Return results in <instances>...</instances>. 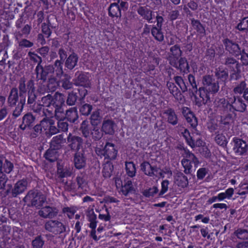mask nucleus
<instances>
[{"label":"nucleus","instance_id":"57","mask_svg":"<svg viewBox=\"0 0 248 248\" xmlns=\"http://www.w3.org/2000/svg\"><path fill=\"white\" fill-rule=\"evenodd\" d=\"M236 236L240 239H248V231L245 229H239L234 232Z\"/></svg>","mask_w":248,"mask_h":248},{"label":"nucleus","instance_id":"25","mask_svg":"<svg viewBox=\"0 0 248 248\" xmlns=\"http://www.w3.org/2000/svg\"><path fill=\"white\" fill-rule=\"evenodd\" d=\"M163 113L167 117V122L173 125H175L178 124V119L177 115L173 109L169 108L164 110Z\"/></svg>","mask_w":248,"mask_h":248},{"label":"nucleus","instance_id":"52","mask_svg":"<svg viewBox=\"0 0 248 248\" xmlns=\"http://www.w3.org/2000/svg\"><path fill=\"white\" fill-rule=\"evenodd\" d=\"M88 221L90 222L89 227L92 229L91 232V237L95 241L98 240L99 239L96 235V227L97 224L96 219H88Z\"/></svg>","mask_w":248,"mask_h":248},{"label":"nucleus","instance_id":"56","mask_svg":"<svg viewBox=\"0 0 248 248\" xmlns=\"http://www.w3.org/2000/svg\"><path fill=\"white\" fill-rule=\"evenodd\" d=\"M53 120L52 118L49 117H46V118H44L40 122V124H39L41 128H44V130L48 129L49 126L50 124H53Z\"/></svg>","mask_w":248,"mask_h":248},{"label":"nucleus","instance_id":"27","mask_svg":"<svg viewBox=\"0 0 248 248\" xmlns=\"http://www.w3.org/2000/svg\"><path fill=\"white\" fill-rule=\"evenodd\" d=\"M35 117L31 113L26 114L22 118V123L20 125L21 129L24 130L28 127L31 125L34 122Z\"/></svg>","mask_w":248,"mask_h":248},{"label":"nucleus","instance_id":"3","mask_svg":"<svg viewBox=\"0 0 248 248\" xmlns=\"http://www.w3.org/2000/svg\"><path fill=\"white\" fill-rule=\"evenodd\" d=\"M63 63L61 60H57L53 64L45 65L39 80H45L48 76L51 75L61 78L63 74Z\"/></svg>","mask_w":248,"mask_h":248},{"label":"nucleus","instance_id":"6","mask_svg":"<svg viewBox=\"0 0 248 248\" xmlns=\"http://www.w3.org/2000/svg\"><path fill=\"white\" fill-rule=\"evenodd\" d=\"M45 229L55 234L62 233L65 231L66 228L62 222L57 220H49L45 224Z\"/></svg>","mask_w":248,"mask_h":248},{"label":"nucleus","instance_id":"61","mask_svg":"<svg viewBox=\"0 0 248 248\" xmlns=\"http://www.w3.org/2000/svg\"><path fill=\"white\" fill-rule=\"evenodd\" d=\"M37 96L34 91H29L28 93L27 104L31 106L35 103Z\"/></svg>","mask_w":248,"mask_h":248},{"label":"nucleus","instance_id":"11","mask_svg":"<svg viewBox=\"0 0 248 248\" xmlns=\"http://www.w3.org/2000/svg\"><path fill=\"white\" fill-rule=\"evenodd\" d=\"M233 142V150L237 155H243L247 152L248 146L245 141L237 138H234Z\"/></svg>","mask_w":248,"mask_h":248},{"label":"nucleus","instance_id":"38","mask_svg":"<svg viewBox=\"0 0 248 248\" xmlns=\"http://www.w3.org/2000/svg\"><path fill=\"white\" fill-rule=\"evenodd\" d=\"M151 33L157 41L162 42L164 40V37L161 28L156 26L153 27L151 29Z\"/></svg>","mask_w":248,"mask_h":248},{"label":"nucleus","instance_id":"7","mask_svg":"<svg viewBox=\"0 0 248 248\" xmlns=\"http://www.w3.org/2000/svg\"><path fill=\"white\" fill-rule=\"evenodd\" d=\"M74 82L76 86L89 88L91 86L90 77L88 73L77 71L75 74Z\"/></svg>","mask_w":248,"mask_h":248},{"label":"nucleus","instance_id":"43","mask_svg":"<svg viewBox=\"0 0 248 248\" xmlns=\"http://www.w3.org/2000/svg\"><path fill=\"white\" fill-rule=\"evenodd\" d=\"M113 166L110 162H107L104 165L102 170L103 175L105 178H109L112 173Z\"/></svg>","mask_w":248,"mask_h":248},{"label":"nucleus","instance_id":"4","mask_svg":"<svg viewBox=\"0 0 248 248\" xmlns=\"http://www.w3.org/2000/svg\"><path fill=\"white\" fill-rule=\"evenodd\" d=\"M95 151L98 156L101 157L103 156L105 158L110 160L115 159L118 154V150L115 145L108 142L106 143L103 148L96 147Z\"/></svg>","mask_w":248,"mask_h":248},{"label":"nucleus","instance_id":"58","mask_svg":"<svg viewBox=\"0 0 248 248\" xmlns=\"http://www.w3.org/2000/svg\"><path fill=\"white\" fill-rule=\"evenodd\" d=\"M101 117L98 111H94L91 115L90 120L93 125H97L100 122Z\"/></svg>","mask_w":248,"mask_h":248},{"label":"nucleus","instance_id":"48","mask_svg":"<svg viewBox=\"0 0 248 248\" xmlns=\"http://www.w3.org/2000/svg\"><path fill=\"white\" fill-rule=\"evenodd\" d=\"M70 77L67 74L64 75V78L61 80L62 87L65 90H69L72 88L73 83L70 81Z\"/></svg>","mask_w":248,"mask_h":248},{"label":"nucleus","instance_id":"5","mask_svg":"<svg viewBox=\"0 0 248 248\" xmlns=\"http://www.w3.org/2000/svg\"><path fill=\"white\" fill-rule=\"evenodd\" d=\"M46 200L45 196L40 192L30 191L24 197V201L31 204L32 206L39 207L43 206Z\"/></svg>","mask_w":248,"mask_h":248},{"label":"nucleus","instance_id":"17","mask_svg":"<svg viewBox=\"0 0 248 248\" xmlns=\"http://www.w3.org/2000/svg\"><path fill=\"white\" fill-rule=\"evenodd\" d=\"M182 51L180 47L178 45L172 46L170 48V51L168 53V60L169 63H171L174 61H178L179 57L182 54Z\"/></svg>","mask_w":248,"mask_h":248},{"label":"nucleus","instance_id":"22","mask_svg":"<svg viewBox=\"0 0 248 248\" xmlns=\"http://www.w3.org/2000/svg\"><path fill=\"white\" fill-rule=\"evenodd\" d=\"M27 183L23 180L18 181L14 185L12 189L11 194L13 197H16L17 195L24 192L27 189Z\"/></svg>","mask_w":248,"mask_h":248},{"label":"nucleus","instance_id":"50","mask_svg":"<svg viewBox=\"0 0 248 248\" xmlns=\"http://www.w3.org/2000/svg\"><path fill=\"white\" fill-rule=\"evenodd\" d=\"M167 85L170 91V92L175 97L181 95V93L178 88L172 82H168Z\"/></svg>","mask_w":248,"mask_h":248},{"label":"nucleus","instance_id":"49","mask_svg":"<svg viewBox=\"0 0 248 248\" xmlns=\"http://www.w3.org/2000/svg\"><path fill=\"white\" fill-rule=\"evenodd\" d=\"M45 243V241L43 238L39 235L36 237L32 241L31 245L32 248H43Z\"/></svg>","mask_w":248,"mask_h":248},{"label":"nucleus","instance_id":"15","mask_svg":"<svg viewBox=\"0 0 248 248\" xmlns=\"http://www.w3.org/2000/svg\"><path fill=\"white\" fill-rule=\"evenodd\" d=\"M140 169L144 173L150 177L157 176L159 168L152 166L148 162L144 161L140 164Z\"/></svg>","mask_w":248,"mask_h":248},{"label":"nucleus","instance_id":"41","mask_svg":"<svg viewBox=\"0 0 248 248\" xmlns=\"http://www.w3.org/2000/svg\"><path fill=\"white\" fill-rule=\"evenodd\" d=\"M125 170L126 174L130 177L135 176L136 168L135 165L133 162H125Z\"/></svg>","mask_w":248,"mask_h":248},{"label":"nucleus","instance_id":"35","mask_svg":"<svg viewBox=\"0 0 248 248\" xmlns=\"http://www.w3.org/2000/svg\"><path fill=\"white\" fill-rule=\"evenodd\" d=\"M18 99V89L15 87L13 88L10 93L8 98V103L10 106H14L16 104Z\"/></svg>","mask_w":248,"mask_h":248},{"label":"nucleus","instance_id":"29","mask_svg":"<svg viewBox=\"0 0 248 248\" xmlns=\"http://www.w3.org/2000/svg\"><path fill=\"white\" fill-rule=\"evenodd\" d=\"M55 75H51L48 76L45 80H41L43 82L47 81V88L50 92H53L58 86V82Z\"/></svg>","mask_w":248,"mask_h":248},{"label":"nucleus","instance_id":"46","mask_svg":"<svg viewBox=\"0 0 248 248\" xmlns=\"http://www.w3.org/2000/svg\"><path fill=\"white\" fill-rule=\"evenodd\" d=\"M236 29L241 31H248V16L243 17L237 24Z\"/></svg>","mask_w":248,"mask_h":248},{"label":"nucleus","instance_id":"45","mask_svg":"<svg viewBox=\"0 0 248 248\" xmlns=\"http://www.w3.org/2000/svg\"><path fill=\"white\" fill-rule=\"evenodd\" d=\"M25 97H24L23 99H20V102L18 103L17 106L16 107L15 110L13 112V116L14 118H17L20 116L22 111L24 105L25 103Z\"/></svg>","mask_w":248,"mask_h":248},{"label":"nucleus","instance_id":"47","mask_svg":"<svg viewBox=\"0 0 248 248\" xmlns=\"http://www.w3.org/2000/svg\"><path fill=\"white\" fill-rule=\"evenodd\" d=\"M133 186L131 180H127L124 185L122 186L121 191L122 193L126 196L128 194L133 190Z\"/></svg>","mask_w":248,"mask_h":248},{"label":"nucleus","instance_id":"54","mask_svg":"<svg viewBox=\"0 0 248 248\" xmlns=\"http://www.w3.org/2000/svg\"><path fill=\"white\" fill-rule=\"evenodd\" d=\"M158 192V189L157 187L154 186L152 187L145 189L143 191L142 193L143 195L146 197L150 198L151 197H153L155 194L157 193Z\"/></svg>","mask_w":248,"mask_h":248},{"label":"nucleus","instance_id":"24","mask_svg":"<svg viewBox=\"0 0 248 248\" xmlns=\"http://www.w3.org/2000/svg\"><path fill=\"white\" fill-rule=\"evenodd\" d=\"M115 124L112 120H104L102 123V131L106 134L113 135L114 133Z\"/></svg>","mask_w":248,"mask_h":248},{"label":"nucleus","instance_id":"26","mask_svg":"<svg viewBox=\"0 0 248 248\" xmlns=\"http://www.w3.org/2000/svg\"><path fill=\"white\" fill-rule=\"evenodd\" d=\"M78 119L77 108H71L66 110L65 119L72 123H75Z\"/></svg>","mask_w":248,"mask_h":248},{"label":"nucleus","instance_id":"20","mask_svg":"<svg viewBox=\"0 0 248 248\" xmlns=\"http://www.w3.org/2000/svg\"><path fill=\"white\" fill-rule=\"evenodd\" d=\"M78 55L74 52V50H72L64 61L65 67L68 70H72L78 65Z\"/></svg>","mask_w":248,"mask_h":248},{"label":"nucleus","instance_id":"36","mask_svg":"<svg viewBox=\"0 0 248 248\" xmlns=\"http://www.w3.org/2000/svg\"><path fill=\"white\" fill-rule=\"evenodd\" d=\"M108 13L109 16L112 17H120L121 16V13L120 7L118 3H114L111 4L109 7Z\"/></svg>","mask_w":248,"mask_h":248},{"label":"nucleus","instance_id":"21","mask_svg":"<svg viewBox=\"0 0 248 248\" xmlns=\"http://www.w3.org/2000/svg\"><path fill=\"white\" fill-rule=\"evenodd\" d=\"M74 164L75 167L78 169H81L86 166V158L84 153L82 152H77L75 153L74 158Z\"/></svg>","mask_w":248,"mask_h":248},{"label":"nucleus","instance_id":"8","mask_svg":"<svg viewBox=\"0 0 248 248\" xmlns=\"http://www.w3.org/2000/svg\"><path fill=\"white\" fill-rule=\"evenodd\" d=\"M202 84L204 86L202 88H206L211 93H216L219 90V86L218 82L210 75H205L203 77Z\"/></svg>","mask_w":248,"mask_h":248},{"label":"nucleus","instance_id":"13","mask_svg":"<svg viewBox=\"0 0 248 248\" xmlns=\"http://www.w3.org/2000/svg\"><path fill=\"white\" fill-rule=\"evenodd\" d=\"M68 146L72 151H78L82 146L83 140L79 136L73 135L69 133L67 138Z\"/></svg>","mask_w":248,"mask_h":248},{"label":"nucleus","instance_id":"39","mask_svg":"<svg viewBox=\"0 0 248 248\" xmlns=\"http://www.w3.org/2000/svg\"><path fill=\"white\" fill-rule=\"evenodd\" d=\"M191 21L193 29L196 30L199 33L204 35L205 33V29L200 21L194 18L191 19Z\"/></svg>","mask_w":248,"mask_h":248},{"label":"nucleus","instance_id":"18","mask_svg":"<svg viewBox=\"0 0 248 248\" xmlns=\"http://www.w3.org/2000/svg\"><path fill=\"white\" fill-rule=\"evenodd\" d=\"M79 130L81 131L82 136L87 139L86 144L87 146H90L91 144L90 136L92 131L89 122L87 120H84L82 122Z\"/></svg>","mask_w":248,"mask_h":248},{"label":"nucleus","instance_id":"42","mask_svg":"<svg viewBox=\"0 0 248 248\" xmlns=\"http://www.w3.org/2000/svg\"><path fill=\"white\" fill-rule=\"evenodd\" d=\"M56 149H49L46 151L44 156L45 158L50 162H54L57 159V152Z\"/></svg>","mask_w":248,"mask_h":248},{"label":"nucleus","instance_id":"51","mask_svg":"<svg viewBox=\"0 0 248 248\" xmlns=\"http://www.w3.org/2000/svg\"><path fill=\"white\" fill-rule=\"evenodd\" d=\"M79 109L81 115L88 116L93 109V107L91 105L86 103L81 105Z\"/></svg>","mask_w":248,"mask_h":248},{"label":"nucleus","instance_id":"30","mask_svg":"<svg viewBox=\"0 0 248 248\" xmlns=\"http://www.w3.org/2000/svg\"><path fill=\"white\" fill-rule=\"evenodd\" d=\"M228 69L232 71H235L238 68V62L233 57H228L225 59L223 62Z\"/></svg>","mask_w":248,"mask_h":248},{"label":"nucleus","instance_id":"34","mask_svg":"<svg viewBox=\"0 0 248 248\" xmlns=\"http://www.w3.org/2000/svg\"><path fill=\"white\" fill-rule=\"evenodd\" d=\"M215 74V76L218 79H220L224 82L227 80L229 77V74L227 70H226L220 67L216 69Z\"/></svg>","mask_w":248,"mask_h":248},{"label":"nucleus","instance_id":"62","mask_svg":"<svg viewBox=\"0 0 248 248\" xmlns=\"http://www.w3.org/2000/svg\"><path fill=\"white\" fill-rule=\"evenodd\" d=\"M187 122L189 124L191 127L195 128L198 125V120L194 114L192 113L186 118Z\"/></svg>","mask_w":248,"mask_h":248},{"label":"nucleus","instance_id":"44","mask_svg":"<svg viewBox=\"0 0 248 248\" xmlns=\"http://www.w3.org/2000/svg\"><path fill=\"white\" fill-rule=\"evenodd\" d=\"M173 78L175 82L180 87L183 93H185L187 91V86L184 81V79L181 76H175Z\"/></svg>","mask_w":248,"mask_h":248},{"label":"nucleus","instance_id":"60","mask_svg":"<svg viewBox=\"0 0 248 248\" xmlns=\"http://www.w3.org/2000/svg\"><path fill=\"white\" fill-rule=\"evenodd\" d=\"M78 98V96L76 93L72 92L68 95L66 100V103L69 106H73L75 104Z\"/></svg>","mask_w":248,"mask_h":248},{"label":"nucleus","instance_id":"53","mask_svg":"<svg viewBox=\"0 0 248 248\" xmlns=\"http://www.w3.org/2000/svg\"><path fill=\"white\" fill-rule=\"evenodd\" d=\"M25 82L26 80L24 78H21L19 80L18 89L20 97L24 96L27 92V88Z\"/></svg>","mask_w":248,"mask_h":248},{"label":"nucleus","instance_id":"9","mask_svg":"<svg viewBox=\"0 0 248 248\" xmlns=\"http://www.w3.org/2000/svg\"><path fill=\"white\" fill-rule=\"evenodd\" d=\"M28 56L31 62L37 63V66L35 69V73L36 75V79L39 80L41 73L43 70L44 66L42 65V58L35 53L34 52L29 51L28 53Z\"/></svg>","mask_w":248,"mask_h":248},{"label":"nucleus","instance_id":"28","mask_svg":"<svg viewBox=\"0 0 248 248\" xmlns=\"http://www.w3.org/2000/svg\"><path fill=\"white\" fill-rule=\"evenodd\" d=\"M181 150L183 151L182 155L184 157L183 159H189L190 161L193 163L194 166L197 168L199 164V161L194 154L185 148H181Z\"/></svg>","mask_w":248,"mask_h":248},{"label":"nucleus","instance_id":"19","mask_svg":"<svg viewBox=\"0 0 248 248\" xmlns=\"http://www.w3.org/2000/svg\"><path fill=\"white\" fill-rule=\"evenodd\" d=\"M198 92L201 100L196 102V105L201 107L202 105L207 104L211 102L210 95L212 93L206 88L201 87L199 89Z\"/></svg>","mask_w":248,"mask_h":248},{"label":"nucleus","instance_id":"14","mask_svg":"<svg viewBox=\"0 0 248 248\" xmlns=\"http://www.w3.org/2000/svg\"><path fill=\"white\" fill-rule=\"evenodd\" d=\"M173 67L179 70L183 74H187L189 72L190 67L187 60L185 57H181L178 61L173 62L170 63Z\"/></svg>","mask_w":248,"mask_h":248},{"label":"nucleus","instance_id":"2","mask_svg":"<svg viewBox=\"0 0 248 248\" xmlns=\"http://www.w3.org/2000/svg\"><path fill=\"white\" fill-rule=\"evenodd\" d=\"M63 95L62 93L56 92L52 96L48 94L41 98V104L43 108V113L46 116H51L53 113L54 107L58 103L59 101L62 98Z\"/></svg>","mask_w":248,"mask_h":248},{"label":"nucleus","instance_id":"1","mask_svg":"<svg viewBox=\"0 0 248 248\" xmlns=\"http://www.w3.org/2000/svg\"><path fill=\"white\" fill-rule=\"evenodd\" d=\"M247 105L240 97L233 96L232 101H226L225 98H221L217 102V111L221 114V122L225 125L229 123V121L232 118V113L234 110L243 112L246 110Z\"/></svg>","mask_w":248,"mask_h":248},{"label":"nucleus","instance_id":"59","mask_svg":"<svg viewBox=\"0 0 248 248\" xmlns=\"http://www.w3.org/2000/svg\"><path fill=\"white\" fill-rule=\"evenodd\" d=\"M65 119L58 120L57 126L58 129L60 132H66L68 129V124L64 121Z\"/></svg>","mask_w":248,"mask_h":248},{"label":"nucleus","instance_id":"16","mask_svg":"<svg viewBox=\"0 0 248 248\" xmlns=\"http://www.w3.org/2000/svg\"><path fill=\"white\" fill-rule=\"evenodd\" d=\"M58 212L59 210L57 208L46 206L38 211V215L44 218H52L57 215Z\"/></svg>","mask_w":248,"mask_h":248},{"label":"nucleus","instance_id":"10","mask_svg":"<svg viewBox=\"0 0 248 248\" xmlns=\"http://www.w3.org/2000/svg\"><path fill=\"white\" fill-rule=\"evenodd\" d=\"M222 42L226 51L235 56L240 55L242 50L237 43L228 38L224 39Z\"/></svg>","mask_w":248,"mask_h":248},{"label":"nucleus","instance_id":"37","mask_svg":"<svg viewBox=\"0 0 248 248\" xmlns=\"http://www.w3.org/2000/svg\"><path fill=\"white\" fill-rule=\"evenodd\" d=\"M214 139L216 143L218 145L224 148L227 146L228 141L226 137L222 133L216 132Z\"/></svg>","mask_w":248,"mask_h":248},{"label":"nucleus","instance_id":"33","mask_svg":"<svg viewBox=\"0 0 248 248\" xmlns=\"http://www.w3.org/2000/svg\"><path fill=\"white\" fill-rule=\"evenodd\" d=\"M71 47L67 46H62L58 50V53L59 56L60 60L63 62L68 57L72 51Z\"/></svg>","mask_w":248,"mask_h":248},{"label":"nucleus","instance_id":"12","mask_svg":"<svg viewBox=\"0 0 248 248\" xmlns=\"http://www.w3.org/2000/svg\"><path fill=\"white\" fill-rule=\"evenodd\" d=\"M65 102V99L64 98V95L62 97V98L59 101L58 103L56 104L54 107L53 109V113L52 114L51 116H48L50 118H53L54 117L57 120H60L62 119H65V114L66 111L65 112L64 109L62 107L63 105L64 104Z\"/></svg>","mask_w":248,"mask_h":248},{"label":"nucleus","instance_id":"55","mask_svg":"<svg viewBox=\"0 0 248 248\" xmlns=\"http://www.w3.org/2000/svg\"><path fill=\"white\" fill-rule=\"evenodd\" d=\"M182 165L184 168V172L186 174H189L191 171L192 165L191 161L188 159H183L181 161Z\"/></svg>","mask_w":248,"mask_h":248},{"label":"nucleus","instance_id":"63","mask_svg":"<svg viewBox=\"0 0 248 248\" xmlns=\"http://www.w3.org/2000/svg\"><path fill=\"white\" fill-rule=\"evenodd\" d=\"M246 87V84L244 81H241L235 88L233 91L235 94H241Z\"/></svg>","mask_w":248,"mask_h":248},{"label":"nucleus","instance_id":"40","mask_svg":"<svg viewBox=\"0 0 248 248\" xmlns=\"http://www.w3.org/2000/svg\"><path fill=\"white\" fill-rule=\"evenodd\" d=\"M78 188L83 189L87 185V177L86 174L81 173L76 178Z\"/></svg>","mask_w":248,"mask_h":248},{"label":"nucleus","instance_id":"23","mask_svg":"<svg viewBox=\"0 0 248 248\" xmlns=\"http://www.w3.org/2000/svg\"><path fill=\"white\" fill-rule=\"evenodd\" d=\"M66 140L62 134L58 135L52 139L50 143V148L58 150L62 148V144L65 143Z\"/></svg>","mask_w":248,"mask_h":248},{"label":"nucleus","instance_id":"64","mask_svg":"<svg viewBox=\"0 0 248 248\" xmlns=\"http://www.w3.org/2000/svg\"><path fill=\"white\" fill-rule=\"evenodd\" d=\"M91 135L94 140H99L103 136V134L97 127H94L91 132Z\"/></svg>","mask_w":248,"mask_h":248},{"label":"nucleus","instance_id":"31","mask_svg":"<svg viewBox=\"0 0 248 248\" xmlns=\"http://www.w3.org/2000/svg\"><path fill=\"white\" fill-rule=\"evenodd\" d=\"M175 183L176 185L182 188H185L188 185L187 178L183 173H178L175 177Z\"/></svg>","mask_w":248,"mask_h":248},{"label":"nucleus","instance_id":"32","mask_svg":"<svg viewBox=\"0 0 248 248\" xmlns=\"http://www.w3.org/2000/svg\"><path fill=\"white\" fill-rule=\"evenodd\" d=\"M138 13L144 19L150 21L152 18V11L146 7H140L137 10Z\"/></svg>","mask_w":248,"mask_h":248}]
</instances>
